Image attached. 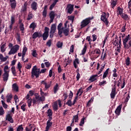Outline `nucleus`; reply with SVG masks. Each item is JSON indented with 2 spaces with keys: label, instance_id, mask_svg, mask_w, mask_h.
Returning <instances> with one entry per match:
<instances>
[{
  "label": "nucleus",
  "instance_id": "1",
  "mask_svg": "<svg viewBox=\"0 0 131 131\" xmlns=\"http://www.w3.org/2000/svg\"><path fill=\"white\" fill-rule=\"evenodd\" d=\"M46 71H47V69H43L40 70V69H37L36 66H35L32 69L31 77L32 78H34V76H35L36 78H38L39 77V74L41 73H46Z\"/></svg>",
  "mask_w": 131,
  "mask_h": 131
},
{
  "label": "nucleus",
  "instance_id": "2",
  "mask_svg": "<svg viewBox=\"0 0 131 131\" xmlns=\"http://www.w3.org/2000/svg\"><path fill=\"white\" fill-rule=\"evenodd\" d=\"M109 16H110L109 13L103 12L102 15H101L100 17L101 21H102L107 27H108V25L109 24V21H108Z\"/></svg>",
  "mask_w": 131,
  "mask_h": 131
},
{
  "label": "nucleus",
  "instance_id": "3",
  "mask_svg": "<svg viewBox=\"0 0 131 131\" xmlns=\"http://www.w3.org/2000/svg\"><path fill=\"white\" fill-rule=\"evenodd\" d=\"M9 66L8 65L5 66L4 68V73L3 74V78L4 81H8V79H9V73L10 72L9 71Z\"/></svg>",
  "mask_w": 131,
  "mask_h": 131
},
{
  "label": "nucleus",
  "instance_id": "4",
  "mask_svg": "<svg viewBox=\"0 0 131 131\" xmlns=\"http://www.w3.org/2000/svg\"><path fill=\"white\" fill-rule=\"evenodd\" d=\"M94 19V16L92 17H88L83 20L81 22L80 27L81 28H84L86 26H88L90 23H91V20Z\"/></svg>",
  "mask_w": 131,
  "mask_h": 131
},
{
  "label": "nucleus",
  "instance_id": "5",
  "mask_svg": "<svg viewBox=\"0 0 131 131\" xmlns=\"http://www.w3.org/2000/svg\"><path fill=\"white\" fill-rule=\"evenodd\" d=\"M130 39H131V37H130V35L129 34L126 36L125 38H122L124 49H125V50H128V49H129V46H128V45L126 44V42H127V41H128V40Z\"/></svg>",
  "mask_w": 131,
  "mask_h": 131
},
{
  "label": "nucleus",
  "instance_id": "6",
  "mask_svg": "<svg viewBox=\"0 0 131 131\" xmlns=\"http://www.w3.org/2000/svg\"><path fill=\"white\" fill-rule=\"evenodd\" d=\"M57 30V25L55 24H53L51 25V30L50 32V38H53L54 37V34Z\"/></svg>",
  "mask_w": 131,
  "mask_h": 131
},
{
  "label": "nucleus",
  "instance_id": "7",
  "mask_svg": "<svg viewBox=\"0 0 131 131\" xmlns=\"http://www.w3.org/2000/svg\"><path fill=\"white\" fill-rule=\"evenodd\" d=\"M42 36V34L40 32H35L32 35L33 39H36V38H38L41 37Z\"/></svg>",
  "mask_w": 131,
  "mask_h": 131
},
{
  "label": "nucleus",
  "instance_id": "8",
  "mask_svg": "<svg viewBox=\"0 0 131 131\" xmlns=\"http://www.w3.org/2000/svg\"><path fill=\"white\" fill-rule=\"evenodd\" d=\"M55 11H51L49 13V16H50V23H53L54 22V19H55Z\"/></svg>",
  "mask_w": 131,
  "mask_h": 131
},
{
  "label": "nucleus",
  "instance_id": "9",
  "mask_svg": "<svg viewBox=\"0 0 131 131\" xmlns=\"http://www.w3.org/2000/svg\"><path fill=\"white\" fill-rule=\"evenodd\" d=\"M67 8H69L68 9V13L69 14H72L73 10H74V5L69 4L67 6Z\"/></svg>",
  "mask_w": 131,
  "mask_h": 131
},
{
  "label": "nucleus",
  "instance_id": "10",
  "mask_svg": "<svg viewBox=\"0 0 131 131\" xmlns=\"http://www.w3.org/2000/svg\"><path fill=\"white\" fill-rule=\"evenodd\" d=\"M6 120H7L10 123H14V120H13V117H12V115L11 114H8L6 116Z\"/></svg>",
  "mask_w": 131,
  "mask_h": 131
},
{
  "label": "nucleus",
  "instance_id": "11",
  "mask_svg": "<svg viewBox=\"0 0 131 131\" xmlns=\"http://www.w3.org/2000/svg\"><path fill=\"white\" fill-rule=\"evenodd\" d=\"M121 108H122V105L120 104L118 106H117V108L115 111V113H116V115H120V113L121 112Z\"/></svg>",
  "mask_w": 131,
  "mask_h": 131
},
{
  "label": "nucleus",
  "instance_id": "12",
  "mask_svg": "<svg viewBox=\"0 0 131 131\" xmlns=\"http://www.w3.org/2000/svg\"><path fill=\"white\" fill-rule=\"evenodd\" d=\"M96 77H99V76H98V74L93 75L91 76L89 79V81H91V82H94V81H95V80H97V79Z\"/></svg>",
  "mask_w": 131,
  "mask_h": 131
},
{
  "label": "nucleus",
  "instance_id": "13",
  "mask_svg": "<svg viewBox=\"0 0 131 131\" xmlns=\"http://www.w3.org/2000/svg\"><path fill=\"white\" fill-rule=\"evenodd\" d=\"M31 9L33 11H36L37 10V3L33 2L31 5Z\"/></svg>",
  "mask_w": 131,
  "mask_h": 131
},
{
  "label": "nucleus",
  "instance_id": "14",
  "mask_svg": "<svg viewBox=\"0 0 131 131\" xmlns=\"http://www.w3.org/2000/svg\"><path fill=\"white\" fill-rule=\"evenodd\" d=\"M116 5H117V0H111V6L112 9H114L115 7H116Z\"/></svg>",
  "mask_w": 131,
  "mask_h": 131
},
{
  "label": "nucleus",
  "instance_id": "15",
  "mask_svg": "<svg viewBox=\"0 0 131 131\" xmlns=\"http://www.w3.org/2000/svg\"><path fill=\"white\" fill-rule=\"evenodd\" d=\"M117 14L121 16L123 14V9H121L120 7H118L117 8Z\"/></svg>",
  "mask_w": 131,
  "mask_h": 131
},
{
  "label": "nucleus",
  "instance_id": "16",
  "mask_svg": "<svg viewBox=\"0 0 131 131\" xmlns=\"http://www.w3.org/2000/svg\"><path fill=\"white\" fill-rule=\"evenodd\" d=\"M52 125H53V122H47L46 129L50 130V129L52 128Z\"/></svg>",
  "mask_w": 131,
  "mask_h": 131
},
{
  "label": "nucleus",
  "instance_id": "17",
  "mask_svg": "<svg viewBox=\"0 0 131 131\" xmlns=\"http://www.w3.org/2000/svg\"><path fill=\"white\" fill-rule=\"evenodd\" d=\"M13 98V95L12 94H8L6 96L7 102V103H11V101H12V99Z\"/></svg>",
  "mask_w": 131,
  "mask_h": 131
},
{
  "label": "nucleus",
  "instance_id": "18",
  "mask_svg": "<svg viewBox=\"0 0 131 131\" xmlns=\"http://www.w3.org/2000/svg\"><path fill=\"white\" fill-rule=\"evenodd\" d=\"M16 6H17V2L16 1H13V2L10 3L11 8L13 10H15V9H16Z\"/></svg>",
  "mask_w": 131,
  "mask_h": 131
},
{
  "label": "nucleus",
  "instance_id": "19",
  "mask_svg": "<svg viewBox=\"0 0 131 131\" xmlns=\"http://www.w3.org/2000/svg\"><path fill=\"white\" fill-rule=\"evenodd\" d=\"M8 58L9 56H7L6 57H4V55H3L2 54H0V60L2 61V62H6V61L8 60Z\"/></svg>",
  "mask_w": 131,
  "mask_h": 131
},
{
  "label": "nucleus",
  "instance_id": "20",
  "mask_svg": "<svg viewBox=\"0 0 131 131\" xmlns=\"http://www.w3.org/2000/svg\"><path fill=\"white\" fill-rule=\"evenodd\" d=\"M83 93V89H82V88H80L76 94V96H77L78 97H80V96H81V95H82V93Z\"/></svg>",
  "mask_w": 131,
  "mask_h": 131
},
{
  "label": "nucleus",
  "instance_id": "21",
  "mask_svg": "<svg viewBox=\"0 0 131 131\" xmlns=\"http://www.w3.org/2000/svg\"><path fill=\"white\" fill-rule=\"evenodd\" d=\"M59 91V85L56 83L53 88V91L54 94H57V92Z\"/></svg>",
  "mask_w": 131,
  "mask_h": 131
},
{
  "label": "nucleus",
  "instance_id": "22",
  "mask_svg": "<svg viewBox=\"0 0 131 131\" xmlns=\"http://www.w3.org/2000/svg\"><path fill=\"white\" fill-rule=\"evenodd\" d=\"M12 89L13 91H15V92H18L19 91V87H18L17 83H14L12 84Z\"/></svg>",
  "mask_w": 131,
  "mask_h": 131
},
{
  "label": "nucleus",
  "instance_id": "23",
  "mask_svg": "<svg viewBox=\"0 0 131 131\" xmlns=\"http://www.w3.org/2000/svg\"><path fill=\"white\" fill-rule=\"evenodd\" d=\"M109 70H110V69L108 68L104 72L103 76H102V78L103 79H105V78H106V77H107V75L108 73H109Z\"/></svg>",
  "mask_w": 131,
  "mask_h": 131
},
{
  "label": "nucleus",
  "instance_id": "24",
  "mask_svg": "<svg viewBox=\"0 0 131 131\" xmlns=\"http://www.w3.org/2000/svg\"><path fill=\"white\" fill-rule=\"evenodd\" d=\"M79 64V60H78V58L75 59L73 62L74 67L76 69V68H77V64Z\"/></svg>",
  "mask_w": 131,
  "mask_h": 131
},
{
  "label": "nucleus",
  "instance_id": "25",
  "mask_svg": "<svg viewBox=\"0 0 131 131\" xmlns=\"http://www.w3.org/2000/svg\"><path fill=\"white\" fill-rule=\"evenodd\" d=\"M32 18H33V14H32L31 12H30L28 15L27 20H28V21H30V20H31Z\"/></svg>",
  "mask_w": 131,
  "mask_h": 131
},
{
  "label": "nucleus",
  "instance_id": "26",
  "mask_svg": "<svg viewBox=\"0 0 131 131\" xmlns=\"http://www.w3.org/2000/svg\"><path fill=\"white\" fill-rule=\"evenodd\" d=\"M62 32L64 34L65 36H68L69 34V29H64L63 30Z\"/></svg>",
  "mask_w": 131,
  "mask_h": 131
},
{
  "label": "nucleus",
  "instance_id": "27",
  "mask_svg": "<svg viewBox=\"0 0 131 131\" xmlns=\"http://www.w3.org/2000/svg\"><path fill=\"white\" fill-rule=\"evenodd\" d=\"M113 77H117V76H118V74H117V69L114 68L113 70Z\"/></svg>",
  "mask_w": 131,
  "mask_h": 131
},
{
  "label": "nucleus",
  "instance_id": "28",
  "mask_svg": "<svg viewBox=\"0 0 131 131\" xmlns=\"http://www.w3.org/2000/svg\"><path fill=\"white\" fill-rule=\"evenodd\" d=\"M71 99H69L68 101L66 103V104L67 105H68V106H69V107H71V106H72L73 105V103H72Z\"/></svg>",
  "mask_w": 131,
  "mask_h": 131
},
{
  "label": "nucleus",
  "instance_id": "29",
  "mask_svg": "<svg viewBox=\"0 0 131 131\" xmlns=\"http://www.w3.org/2000/svg\"><path fill=\"white\" fill-rule=\"evenodd\" d=\"M27 6H28V4L26 3L24 4V7L21 9L23 12H26V11H27Z\"/></svg>",
  "mask_w": 131,
  "mask_h": 131
},
{
  "label": "nucleus",
  "instance_id": "30",
  "mask_svg": "<svg viewBox=\"0 0 131 131\" xmlns=\"http://www.w3.org/2000/svg\"><path fill=\"white\" fill-rule=\"evenodd\" d=\"M16 53H17V51H16L15 50V49H14V48H12L10 51H9L8 54L9 55H14V54H16Z\"/></svg>",
  "mask_w": 131,
  "mask_h": 131
},
{
  "label": "nucleus",
  "instance_id": "31",
  "mask_svg": "<svg viewBox=\"0 0 131 131\" xmlns=\"http://www.w3.org/2000/svg\"><path fill=\"white\" fill-rule=\"evenodd\" d=\"M27 102L28 104V106L29 108H30V107H31V105L32 104V98H30V99L27 100Z\"/></svg>",
  "mask_w": 131,
  "mask_h": 131
},
{
  "label": "nucleus",
  "instance_id": "32",
  "mask_svg": "<svg viewBox=\"0 0 131 131\" xmlns=\"http://www.w3.org/2000/svg\"><path fill=\"white\" fill-rule=\"evenodd\" d=\"M42 37L43 38V40H46V39H48V37H49V34L43 33L42 35Z\"/></svg>",
  "mask_w": 131,
  "mask_h": 131
},
{
  "label": "nucleus",
  "instance_id": "33",
  "mask_svg": "<svg viewBox=\"0 0 131 131\" xmlns=\"http://www.w3.org/2000/svg\"><path fill=\"white\" fill-rule=\"evenodd\" d=\"M121 17H122V19L124 20H128V16L126 14L123 13Z\"/></svg>",
  "mask_w": 131,
  "mask_h": 131
},
{
  "label": "nucleus",
  "instance_id": "34",
  "mask_svg": "<svg viewBox=\"0 0 131 131\" xmlns=\"http://www.w3.org/2000/svg\"><path fill=\"white\" fill-rule=\"evenodd\" d=\"M53 108L54 111H58V103L55 102L54 105H53Z\"/></svg>",
  "mask_w": 131,
  "mask_h": 131
},
{
  "label": "nucleus",
  "instance_id": "35",
  "mask_svg": "<svg viewBox=\"0 0 131 131\" xmlns=\"http://www.w3.org/2000/svg\"><path fill=\"white\" fill-rule=\"evenodd\" d=\"M11 72L14 76H16V68H15V66L12 67Z\"/></svg>",
  "mask_w": 131,
  "mask_h": 131
},
{
  "label": "nucleus",
  "instance_id": "36",
  "mask_svg": "<svg viewBox=\"0 0 131 131\" xmlns=\"http://www.w3.org/2000/svg\"><path fill=\"white\" fill-rule=\"evenodd\" d=\"M73 120H75V122H78L79 118H78V114L73 116Z\"/></svg>",
  "mask_w": 131,
  "mask_h": 131
},
{
  "label": "nucleus",
  "instance_id": "37",
  "mask_svg": "<svg viewBox=\"0 0 131 131\" xmlns=\"http://www.w3.org/2000/svg\"><path fill=\"white\" fill-rule=\"evenodd\" d=\"M86 49H87V47H86V44H85L84 46V48H83L82 51H81V55H84V54H85V53L86 52Z\"/></svg>",
  "mask_w": 131,
  "mask_h": 131
},
{
  "label": "nucleus",
  "instance_id": "38",
  "mask_svg": "<svg viewBox=\"0 0 131 131\" xmlns=\"http://www.w3.org/2000/svg\"><path fill=\"white\" fill-rule=\"evenodd\" d=\"M94 101V98H91V99L87 102L86 106L91 107V105L92 104V102Z\"/></svg>",
  "mask_w": 131,
  "mask_h": 131
},
{
  "label": "nucleus",
  "instance_id": "39",
  "mask_svg": "<svg viewBox=\"0 0 131 131\" xmlns=\"http://www.w3.org/2000/svg\"><path fill=\"white\" fill-rule=\"evenodd\" d=\"M36 27V24H35V23H32L29 26V28H32L33 30H34Z\"/></svg>",
  "mask_w": 131,
  "mask_h": 131
},
{
  "label": "nucleus",
  "instance_id": "40",
  "mask_svg": "<svg viewBox=\"0 0 131 131\" xmlns=\"http://www.w3.org/2000/svg\"><path fill=\"white\" fill-rule=\"evenodd\" d=\"M24 129L23 125H20L17 127L16 131H23Z\"/></svg>",
  "mask_w": 131,
  "mask_h": 131
},
{
  "label": "nucleus",
  "instance_id": "41",
  "mask_svg": "<svg viewBox=\"0 0 131 131\" xmlns=\"http://www.w3.org/2000/svg\"><path fill=\"white\" fill-rule=\"evenodd\" d=\"M27 52V47H24L23 49L22 54L23 55V57L26 55V52Z\"/></svg>",
  "mask_w": 131,
  "mask_h": 131
},
{
  "label": "nucleus",
  "instance_id": "42",
  "mask_svg": "<svg viewBox=\"0 0 131 131\" xmlns=\"http://www.w3.org/2000/svg\"><path fill=\"white\" fill-rule=\"evenodd\" d=\"M130 59L129 58V57H127V58L126 59L125 63H126V66H129V64H130Z\"/></svg>",
  "mask_w": 131,
  "mask_h": 131
},
{
  "label": "nucleus",
  "instance_id": "43",
  "mask_svg": "<svg viewBox=\"0 0 131 131\" xmlns=\"http://www.w3.org/2000/svg\"><path fill=\"white\" fill-rule=\"evenodd\" d=\"M1 102H2V104L5 109L8 108V107H9V105H8V104H6V103L5 102V101H4V100H2Z\"/></svg>",
  "mask_w": 131,
  "mask_h": 131
},
{
  "label": "nucleus",
  "instance_id": "44",
  "mask_svg": "<svg viewBox=\"0 0 131 131\" xmlns=\"http://www.w3.org/2000/svg\"><path fill=\"white\" fill-rule=\"evenodd\" d=\"M19 29L20 31H21V33H23L24 31V24H21V25H19Z\"/></svg>",
  "mask_w": 131,
  "mask_h": 131
},
{
  "label": "nucleus",
  "instance_id": "45",
  "mask_svg": "<svg viewBox=\"0 0 131 131\" xmlns=\"http://www.w3.org/2000/svg\"><path fill=\"white\" fill-rule=\"evenodd\" d=\"M85 120V118H84V117H83L81 119V121H80V123L79 124L80 126H82L83 125V124H84V120Z\"/></svg>",
  "mask_w": 131,
  "mask_h": 131
},
{
  "label": "nucleus",
  "instance_id": "46",
  "mask_svg": "<svg viewBox=\"0 0 131 131\" xmlns=\"http://www.w3.org/2000/svg\"><path fill=\"white\" fill-rule=\"evenodd\" d=\"M68 20H70L71 21H72V23H73V21H74V18H75V16L71 15L68 16Z\"/></svg>",
  "mask_w": 131,
  "mask_h": 131
},
{
  "label": "nucleus",
  "instance_id": "47",
  "mask_svg": "<svg viewBox=\"0 0 131 131\" xmlns=\"http://www.w3.org/2000/svg\"><path fill=\"white\" fill-rule=\"evenodd\" d=\"M52 84V81H50V83H47L46 85H45V89L46 90H48V89H50V88H51V85Z\"/></svg>",
  "mask_w": 131,
  "mask_h": 131
},
{
  "label": "nucleus",
  "instance_id": "48",
  "mask_svg": "<svg viewBox=\"0 0 131 131\" xmlns=\"http://www.w3.org/2000/svg\"><path fill=\"white\" fill-rule=\"evenodd\" d=\"M16 40H17V41H19V42L21 41V37L20 36V34L18 33L16 34Z\"/></svg>",
  "mask_w": 131,
  "mask_h": 131
},
{
  "label": "nucleus",
  "instance_id": "49",
  "mask_svg": "<svg viewBox=\"0 0 131 131\" xmlns=\"http://www.w3.org/2000/svg\"><path fill=\"white\" fill-rule=\"evenodd\" d=\"M48 116H53V112H52V110L49 109L47 111Z\"/></svg>",
  "mask_w": 131,
  "mask_h": 131
},
{
  "label": "nucleus",
  "instance_id": "50",
  "mask_svg": "<svg viewBox=\"0 0 131 131\" xmlns=\"http://www.w3.org/2000/svg\"><path fill=\"white\" fill-rule=\"evenodd\" d=\"M26 104H24L20 106V109L23 110V112H25V111H26Z\"/></svg>",
  "mask_w": 131,
  "mask_h": 131
},
{
  "label": "nucleus",
  "instance_id": "51",
  "mask_svg": "<svg viewBox=\"0 0 131 131\" xmlns=\"http://www.w3.org/2000/svg\"><path fill=\"white\" fill-rule=\"evenodd\" d=\"M56 5H57L56 3H55L54 2H53L52 3V4L51 5L50 8H49V10H50V11H52V10H53V9H54V8H55V6H56Z\"/></svg>",
  "mask_w": 131,
  "mask_h": 131
},
{
  "label": "nucleus",
  "instance_id": "52",
  "mask_svg": "<svg viewBox=\"0 0 131 131\" xmlns=\"http://www.w3.org/2000/svg\"><path fill=\"white\" fill-rule=\"evenodd\" d=\"M63 28H62V29H60L59 30H58V35H60V37H62V33H63Z\"/></svg>",
  "mask_w": 131,
  "mask_h": 131
},
{
  "label": "nucleus",
  "instance_id": "53",
  "mask_svg": "<svg viewBox=\"0 0 131 131\" xmlns=\"http://www.w3.org/2000/svg\"><path fill=\"white\" fill-rule=\"evenodd\" d=\"M5 114V111L4 110V108H3V106L0 107V115H4Z\"/></svg>",
  "mask_w": 131,
  "mask_h": 131
},
{
  "label": "nucleus",
  "instance_id": "54",
  "mask_svg": "<svg viewBox=\"0 0 131 131\" xmlns=\"http://www.w3.org/2000/svg\"><path fill=\"white\" fill-rule=\"evenodd\" d=\"M56 46H57V48H61L62 47H63V42H61L60 41H58L57 43Z\"/></svg>",
  "mask_w": 131,
  "mask_h": 131
},
{
  "label": "nucleus",
  "instance_id": "55",
  "mask_svg": "<svg viewBox=\"0 0 131 131\" xmlns=\"http://www.w3.org/2000/svg\"><path fill=\"white\" fill-rule=\"evenodd\" d=\"M46 46H47V47H49L50 48V47H51V46H52V40L51 39H49L46 43Z\"/></svg>",
  "mask_w": 131,
  "mask_h": 131
},
{
  "label": "nucleus",
  "instance_id": "56",
  "mask_svg": "<svg viewBox=\"0 0 131 131\" xmlns=\"http://www.w3.org/2000/svg\"><path fill=\"white\" fill-rule=\"evenodd\" d=\"M49 31H50V28H49L48 27H45L44 29V33L49 34Z\"/></svg>",
  "mask_w": 131,
  "mask_h": 131
},
{
  "label": "nucleus",
  "instance_id": "57",
  "mask_svg": "<svg viewBox=\"0 0 131 131\" xmlns=\"http://www.w3.org/2000/svg\"><path fill=\"white\" fill-rule=\"evenodd\" d=\"M77 80H79L80 78V74H79V71L77 70V76H76Z\"/></svg>",
  "mask_w": 131,
  "mask_h": 131
},
{
  "label": "nucleus",
  "instance_id": "58",
  "mask_svg": "<svg viewBox=\"0 0 131 131\" xmlns=\"http://www.w3.org/2000/svg\"><path fill=\"white\" fill-rule=\"evenodd\" d=\"M6 44H4L1 46V52L2 53H5L6 52V50L5 49V46Z\"/></svg>",
  "mask_w": 131,
  "mask_h": 131
},
{
  "label": "nucleus",
  "instance_id": "59",
  "mask_svg": "<svg viewBox=\"0 0 131 131\" xmlns=\"http://www.w3.org/2000/svg\"><path fill=\"white\" fill-rule=\"evenodd\" d=\"M72 98H73V92L72 91H70V94L69 95V99H72Z\"/></svg>",
  "mask_w": 131,
  "mask_h": 131
},
{
  "label": "nucleus",
  "instance_id": "60",
  "mask_svg": "<svg viewBox=\"0 0 131 131\" xmlns=\"http://www.w3.org/2000/svg\"><path fill=\"white\" fill-rule=\"evenodd\" d=\"M32 101L33 102V105H34L35 104H36L37 102H38V99H36V98H33L32 99Z\"/></svg>",
  "mask_w": 131,
  "mask_h": 131
},
{
  "label": "nucleus",
  "instance_id": "61",
  "mask_svg": "<svg viewBox=\"0 0 131 131\" xmlns=\"http://www.w3.org/2000/svg\"><path fill=\"white\" fill-rule=\"evenodd\" d=\"M32 56L33 57H35V58H36L37 57V53H36V50H34L33 51Z\"/></svg>",
  "mask_w": 131,
  "mask_h": 131
},
{
  "label": "nucleus",
  "instance_id": "62",
  "mask_svg": "<svg viewBox=\"0 0 131 131\" xmlns=\"http://www.w3.org/2000/svg\"><path fill=\"white\" fill-rule=\"evenodd\" d=\"M13 49H15V50L16 52H18V50H19V49H20V46H19V45H15Z\"/></svg>",
  "mask_w": 131,
  "mask_h": 131
},
{
  "label": "nucleus",
  "instance_id": "63",
  "mask_svg": "<svg viewBox=\"0 0 131 131\" xmlns=\"http://www.w3.org/2000/svg\"><path fill=\"white\" fill-rule=\"evenodd\" d=\"M15 23V16H11V24H14Z\"/></svg>",
  "mask_w": 131,
  "mask_h": 131
},
{
  "label": "nucleus",
  "instance_id": "64",
  "mask_svg": "<svg viewBox=\"0 0 131 131\" xmlns=\"http://www.w3.org/2000/svg\"><path fill=\"white\" fill-rule=\"evenodd\" d=\"M45 96H41V97H39L38 101H40L41 102H43V101H45Z\"/></svg>",
  "mask_w": 131,
  "mask_h": 131
}]
</instances>
